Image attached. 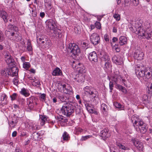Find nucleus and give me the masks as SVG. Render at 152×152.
Wrapping results in <instances>:
<instances>
[{
	"mask_svg": "<svg viewBox=\"0 0 152 152\" xmlns=\"http://www.w3.org/2000/svg\"><path fill=\"white\" fill-rule=\"evenodd\" d=\"M132 28L139 36L144 37L147 39L151 38L152 31L149 23H147L143 26L139 21H136L133 25Z\"/></svg>",
	"mask_w": 152,
	"mask_h": 152,
	"instance_id": "f257e3e1",
	"label": "nucleus"
},
{
	"mask_svg": "<svg viewBox=\"0 0 152 152\" xmlns=\"http://www.w3.org/2000/svg\"><path fill=\"white\" fill-rule=\"evenodd\" d=\"M135 73L139 79L142 78L145 81H148L152 76V68H145L144 66L137 65L135 69Z\"/></svg>",
	"mask_w": 152,
	"mask_h": 152,
	"instance_id": "f03ea898",
	"label": "nucleus"
},
{
	"mask_svg": "<svg viewBox=\"0 0 152 152\" xmlns=\"http://www.w3.org/2000/svg\"><path fill=\"white\" fill-rule=\"evenodd\" d=\"M132 121L133 126L136 131L144 134L147 130L146 124L141 121L136 115H133L132 118Z\"/></svg>",
	"mask_w": 152,
	"mask_h": 152,
	"instance_id": "7ed1b4c3",
	"label": "nucleus"
},
{
	"mask_svg": "<svg viewBox=\"0 0 152 152\" xmlns=\"http://www.w3.org/2000/svg\"><path fill=\"white\" fill-rule=\"evenodd\" d=\"M8 30L7 31L9 33V37L11 40L16 42L21 41L22 38L19 34L17 27L12 25H9Z\"/></svg>",
	"mask_w": 152,
	"mask_h": 152,
	"instance_id": "20e7f679",
	"label": "nucleus"
},
{
	"mask_svg": "<svg viewBox=\"0 0 152 152\" xmlns=\"http://www.w3.org/2000/svg\"><path fill=\"white\" fill-rule=\"evenodd\" d=\"M72 102L66 103L63 105L61 109L60 112L64 115L69 116L74 112L75 107Z\"/></svg>",
	"mask_w": 152,
	"mask_h": 152,
	"instance_id": "39448f33",
	"label": "nucleus"
},
{
	"mask_svg": "<svg viewBox=\"0 0 152 152\" xmlns=\"http://www.w3.org/2000/svg\"><path fill=\"white\" fill-rule=\"evenodd\" d=\"M77 72L78 74L76 75L74 79L78 83H82L84 81L85 76L86 75L85 67L83 65H82L81 67L78 69Z\"/></svg>",
	"mask_w": 152,
	"mask_h": 152,
	"instance_id": "423d86ee",
	"label": "nucleus"
},
{
	"mask_svg": "<svg viewBox=\"0 0 152 152\" xmlns=\"http://www.w3.org/2000/svg\"><path fill=\"white\" fill-rule=\"evenodd\" d=\"M102 62L104 64V68L105 70H110L112 69L111 63L109 56L106 53H104L101 57Z\"/></svg>",
	"mask_w": 152,
	"mask_h": 152,
	"instance_id": "0eeeda50",
	"label": "nucleus"
},
{
	"mask_svg": "<svg viewBox=\"0 0 152 152\" xmlns=\"http://www.w3.org/2000/svg\"><path fill=\"white\" fill-rule=\"evenodd\" d=\"M84 94L86 95H89L92 98L98 97V92L94 88L91 87L86 86L84 89Z\"/></svg>",
	"mask_w": 152,
	"mask_h": 152,
	"instance_id": "6e6552de",
	"label": "nucleus"
},
{
	"mask_svg": "<svg viewBox=\"0 0 152 152\" xmlns=\"http://www.w3.org/2000/svg\"><path fill=\"white\" fill-rule=\"evenodd\" d=\"M38 101L37 99L33 96L27 98V105H28V110H33L35 106L37 104Z\"/></svg>",
	"mask_w": 152,
	"mask_h": 152,
	"instance_id": "1a4fd4ad",
	"label": "nucleus"
},
{
	"mask_svg": "<svg viewBox=\"0 0 152 152\" xmlns=\"http://www.w3.org/2000/svg\"><path fill=\"white\" fill-rule=\"evenodd\" d=\"M67 50L74 56L77 55L80 51L78 46L74 43H70L69 44Z\"/></svg>",
	"mask_w": 152,
	"mask_h": 152,
	"instance_id": "9d476101",
	"label": "nucleus"
},
{
	"mask_svg": "<svg viewBox=\"0 0 152 152\" xmlns=\"http://www.w3.org/2000/svg\"><path fill=\"white\" fill-rule=\"evenodd\" d=\"M110 79L111 81L113 82L115 85L118 83H121L122 82L124 86H126V84L125 83V80L122 78L119 75H113L110 77Z\"/></svg>",
	"mask_w": 152,
	"mask_h": 152,
	"instance_id": "9b49d317",
	"label": "nucleus"
},
{
	"mask_svg": "<svg viewBox=\"0 0 152 152\" xmlns=\"http://www.w3.org/2000/svg\"><path fill=\"white\" fill-rule=\"evenodd\" d=\"M90 39L91 43L94 45H96L100 41L99 35L96 33H92L89 36Z\"/></svg>",
	"mask_w": 152,
	"mask_h": 152,
	"instance_id": "f8f14e48",
	"label": "nucleus"
},
{
	"mask_svg": "<svg viewBox=\"0 0 152 152\" xmlns=\"http://www.w3.org/2000/svg\"><path fill=\"white\" fill-rule=\"evenodd\" d=\"M37 42L39 44H46V45H45V48H49V46L50 42L49 41H48V39L46 36H40L39 37H37Z\"/></svg>",
	"mask_w": 152,
	"mask_h": 152,
	"instance_id": "ddd939ff",
	"label": "nucleus"
},
{
	"mask_svg": "<svg viewBox=\"0 0 152 152\" xmlns=\"http://www.w3.org/2000/svg\"><path fill=\"white\" fill-rule=\"evenodd\" d=\"M132 141L134 145L140 151H142L144 148L143 145L142 143L136 138H133Z\"/></svg>",
	"mask_w": 152,
	"mask_h": 152,
	"instance_id": "4468645a",
	"label": "nucleus"
},
{
	"mask_svg": "<svg viewBox=\"0 0 152 152\" xmlns=\"http://www.w3.org/2000/svg\"><path fill=\"white\" fill-rule=\"evenodd\" d=\"M46 24L48 28L53 31L56 28V25L55 20L50 19L46 21Z\"/></svg>",
	"mask_w": 152,
	"mask_h": 152,
	"instance_id": "2eb2a0df",
	"label": "nucleus"
},
{
	"mask_svg": "<svg viewBox=\"0 0 152 152\" xmlns=\"http://www.w3.org/2000/svg\"><path fill=\"white\" fill-rule=\"evenodd\" d=\"M144 54L142 51L137 50L134 53L133 57L135 59L141 60L143 59Z\"/></svg>",
	"mask_w": 152,
	"mask_h": 152,
	"instance_id": "dca6fc26",
	"label": "nucleus"
},
{
	"mask_svg": "<svg viewBox=\"0 0 152 152\" xmlns=\"http://www.w3.org/2000/svg\"><path fill=\"white\" fill-rule=\"evenodd\" d=\"M88 58L92 63H96L98 62V57L95 51H93L89 53Z\"/></svg>",
	"mask_w": 152,
	"mask_h": 152,
	"instance_id": "f3484780",
	"label": "nucleus"
},
{
	"mask_svg": "<svg viewBox=\"0 0 152 152\" xmlns=\"http://www.w3.org/2000/svg\"><path fill=\"white\" fill-rule=\"evenodd\" d=\"M112 60L114 63L117 65H121L123 63V59L120 56H114L112 58Z\"/></svg>",
	"mask_w": 152,
	"mask_h": 152,
	"instance_id": "a211bd4d",
	"label": "nucleus"
},
{
	"mask_svg": "<svg viewBox=\"0 0 152 152\" xmlns=\"http://www.w3.org/2000/svg\"><path fill=\"white\" fill-rule=\"evenodd\" d=\"M10 70L11 72V75H10L12 77L18 76V70L17 67L13 66L10 68Z\"/></svg>",
	"mask_w": 152,
	"mask_h": 152,
	"instance_id": "6ab92c4d",
	"label": "nucleus"
},
{
	"mask_svg": "<svg viewBox=\"0 0 152 152\" xmlns=\"http://www.w3.org/2000/svg\"><path fill=\"white\" fill-rule=\"evenodd\" d=\"M120 84L124 85L123 83L121 82V83H118L115 85V88L119 91H121L124 94L126 93H127V91L125 88L122 86L121 85H120Z\"/></svg>",
	"mask_w": 152,
	"mask_h": 152,
	"instance_id": "aec40b11",
	"label": "nucleus"
},
{
	"mask_svg": "<svg viewBox=\"0 0 152 152\" xmlns=\"http://www.w3.org/2000/svg\"><path fill=\"white\" fill-rule=\"evenodd\" d=\"M72 91L71 87L68 85H65L63 92L65 94L70 95L72 93Z\"/></svg>",
	"mask_w": 152,
	"mask_h": 152,
	"instance_id": "412c9836",
	"label": "nucleus"
},
{
	"mask_svg": "<svg viewBox=\"0 0 152 152\" xmlns=\"http://www.w3.org/2000/svg\"><path fill=\"white\" fill-rule=\"evenodd\" d=\"M5 61L8 64H12L14 61L12 57L9 54L5 55Z\"/></svg>",
	"mask_w": 152,
	"mask_h": 152,
	"instance_id": "4be33fe9",
	"label": "nucleus"
},
{
	"mask_svg": "<svg viewBox=\"0 0 152 152\" xmlns=\"http://www.w3.org/2000/svg\"><path fill=\"white\" fill-rule=\"evenodd\" d=\"M1 73L2 75L5 76H8L11 75V72L10 70V68H4L3 69L1 72Z\"/></svg>",
	"mask_w": 152,
	"mask_h": 152,
	"instance_id": "5701e85b",
	"label": "nucleus"
},
{
	"mask_svg": "<svg viewBox=\"0 0 152 152\" xmlns=\"http://www.w3.org/2000/svg\"><path fill=\"white\" fill-rule=\"evenodd\" d=\"M116 144L118 148L119 149L120 151L121 150H123L122 151H125L129 149V148L127 146L124 145L122 143L117 142Z\"/></svg>",
	"mask_w": 152,
	"mask_h": 152,
	"instance_id": "b1692460",
	"label": "nucleus"
},
{
	"mask_svg": "<svg viewBox=\"0 0 152 152\" xmlns=\"http://www.w3.org/2000/svg\"><path fill=\"white\" fill-rule=\"evenodd\" d=\"M0 17L3 19L5 22H8V15L5 11L2 10L1 11Z\"/></svg>",
	"mask_w": 152,
	"mask_h": 152,
	"instance_id": "393cba45",
	"label": "nucleus"
},
{
	"mask_svg": "<svg viewBox=\"0 0 152 152\" xmlns=\"http://www.w3.org/2000/svg\"><path fill=\"white\" fill-rule=\"evenodd\" d=\"M108 130L107 129H105L102 130L100 132V136L104 139L107 138L109 137V135L108 134Z\"/></svg>",
	"mask_w": 152,
	"mask_h": 152,
	"instance_id": "a878e982",
	"label": "nucleus"
},
{
	"mask_svg": "<svg viewBox=\"0 0 152 152\" xmlns=\"http://www.w3.org/2000/svg\"><path fill=\"white\" fill-rule=\"evenodd\" d=\"M38 125L37 123L33 122L29 124V129L33 131L37 130L38 129Z\"/></svg>",
	"mask_w": 152,
	"mask_h": 152,
	"instance_id": "bb28decb",
	"label": "nucleus"
},
{
	"mask_svg": "<svg viewBox=\"0 0 152 152\" xmlns=\"http://www.w3.org/2000/svg\"><path fill=\"white\" fill-rule=\"evenodd\" d=\"M119 43L120 45L123 46L127 44V39L124 36H121L119 38Z\"/></svg>",
	"mask_w": 152,
	"mask_h": 152,
	"instance_id": "cd10ccee",
	"label": "nucleus"
},
{
	"mask_svg": "<svg viewBox=\"0 0 152 152\" xmlns=\"http://www.w3.org/2000/svg\"><path fill=\"white\" fill-rule=\"evenodd\" d=\"M52 75L53 76L61 75H62V72L59 68L56 67L53 71Z\"/></svg>",
	"mask_w": 152,
	"mask_h": 152,
	"instance_id": "c85d7f7f",
	"label": "nucleus"
},
{
	"mask_svg": "<svg viewBox=\"0 0 152 152\" xmlns=\"http://www.w3.org/2000/svg\"><path fill=\"white\" fill-rule=\"evenodd\" d=\"M46 6L47 12L48 14L53 15L54 13V10H51L52 6L50 4H48Z\"/></svg>",
	"mask_w": 152,
	"mask_h": 152,
	"instance_id": "c756f323",
	"label": "nucleus"
},
{
	"mask_svg": "<svg viewBox=\"0 0 152 152\" xmlns=\"http://www.w3.org/2000/svg\"><path fill=\"white\" fill-rule=\"evenodd\" d=\"M82 65H83L82 64H80L77 61H73L72 66L73 68L76 69L77 71L78 69L79 68H80Z\"/></svg>",
	"mask_w": 152,
	"mask_h": 152,
	"instance_id": "7c9ffc66",
	"label": "nucleus"
},
{
	"mask_svg": "<svg viewBox=\"0 0 152 152\" xmlns=\"http://www.w3.org/2000/svg\"><path fill=\"white\" fill-rule=\"evenodd\" d=\"M40 124L42 126H44L45 122L47 121V117L45 115H41L40 116Z\"/></svg>",
	"mask_w": 152,
	"mask_h": 152,
	"instance_id": "2f4dec72",
	"label": "nucleus"
},
{
	"mask_svg": "<svg viewBox=\"0 0 152 152\" xmlns=\"http://www.w3.org/2000/svg\"><path fill=\"white\" fill-rule=\"evenodd\" d=\"M54 33L56 34V36L59 38L62 37V35L61 34V31L57 28L53 31Z\"/></svg>",
	"mask_w": 152,
	"mask_h": 152,
	"instance_id": "473e14b6",
	"label": "nucleus"
},
{
	"mask_svg": "<svg viewBox=\"0 0 152 152\" xmlns=\"http://www.w3.org/2000/svg\"><path fill=\"white\" fill-rule=\"evenodd\" d=\"M63 140H64L67 141L70 139V137L69 136L68 134L65 132L62 135Z\"/></svg>",
	"mask_w": 152,
	"mask_h": 152,
	"instance_id": "72a5a7b5",
	"label": "nucleus"
},
{
	"mask_svg": "<svg viewBox=\"0 0 152 152\" xmlns=\"http://www.w3.org/2000/svg\"><path fill=\"white\" fill-rule=\"evenodd\" d=\"M20 93L26 96L28 95V93L27 90L24 88L21 89V91H20Z\"/></svg>",
	"mask_w": 152,
	"mask_h": 152,
	"instance_id": "f704fd0d",
	"label": "nucleus"
},
{
	"mask_svg": "<svg viewBox=\"0 0 152 152\" xmlns=\"http://www.w3.org/2000/svg\"><path fill=\"white\" fill-rule=\"evenodd\" d=\"M27 49L28 51H32V47L31 44V42L30 40H28L27 43Z\"/></svg>",
	"mask_w": 152,
	"mask_h": 152,
	"instance_id": "c9c22d12",
	"label": "nucleus"
},
{
	"mask_svg": "<svg viewBox=\"0 0 152 152\" xmlns=\"http://www.w3.org/2000/svg\"><path fill=\"white\" fill-rule=\"evenodd\" d=\"M32 84L34 86L37 87H39L40 85V81L38 79L34 80L32 82Z\"/></svg>",
	"mask_w": 152,
	"mask_h": 152,
	"instance_id": "e433bc0d",
	"label": "nucleus"
},
{
	"mask_svg": "<svg viewBox=\"0 0 152 152\" xmlns=\"http://www.w3.org/2000/svg\"><path fill=\"white\" fill-rule=\"evenodd\" d=\"M101 109L103 110V112H106L108 110L107 107L105 104L102 103L101 105Z\"/></svg>",
	"mask_w": 152,
	"mask_h": 152,
	"instance_id": "4c0bfd02",
	"label": "nucleus"
},
{
	"mask_svg": "<svg viewBox=\"0 0 152 152\" xmlns=\"http://www.w3.org/2000/svg\"><path fill=\"white\" fill-rule=\"evenodd\" d=\"M65 84H59L58 85V89L60 92H63Z\"/></svg>",
	"mask_w": 152,
	"mask_h": 152,
	"instance_id": "58836bf2",
	"label": "nucleus"
},
{
	"mask_svg": "<svg viewBox=\"0 0 152 152\" xmlns=\"http://www.w3.org/2000/svg\"><path fill=\"white\" fill-rule=\"evenodd\" d=\"M18 122V120L16 118L14 117L10 122V124L12 125V127H14Z\"/></svg>",
	"mask_w": 152,
	"mask_h": 152,
	"instance_id": "ea45409f",
	"label": "nucleus"
},
{
	"mask_svg": "<svg viewBox=\"0 0 152 152\" xmlns=\"http://www.w3.org/2000/svg\"><path fill=\"white\" fill-rule=\"evenodd\" d=\"M115 106L117 108L119 109L120 110H124V107L123 105H121L120 103H117L115 104Z\"/></svg>",
	"mask_w": 152,
	"mask_h": 152,
	"instance_id": "a19ab883",
	"label": "nucleus"
},
{
	"mask_svg": "<svg viewBox=\"0 0 152 152\" xmlns=\"http://www.w3.org/2000/svg\"><path fill=\"white\" fill-rule=\"evenodd\" d=\"M30 67V64L29 62H25L23 63V67L25 69H27Z\"/></svg>",
	"mask_w": 152,
	"mask_h": 152,
	"instance_id": "79ce46f5",
	"label": "nucleus"
},
{
	"mask_svg": "<svg viewBox=\"0 0 152 152\" xmlns=\"http://www.w3.org/2000/svg\"><path fill=\"white\" fill-rule=\"evenodd\" d=\"M148 97L146 95H144L142 97V100L143 103H145L146 102L148 101Z\"/></svg>",
	"mask_w": 152,
	"mask_h": 152,
	"instance_id": "37998d69",
	"label": "nucleus"
},
{
	"mask_svg": "<svg viewBox=\"0 0 152 152\" xmlns=\"http://www.w3.org/2000/svg\"><path fill=\"white\" fill-rule=\"evenodd\" d=\"M92 137V136L91 135H88L85 136H83L82 137L81 140L82 141H85L88 139Z\"/></svg>",
	"mask_w": 152,
	"mask_h": 152,
	"instance_id": "c03bdc74",
	"label": "nucleus"
},
{
	"mask_svg": "<svg viewBox=\"0 0 152 152\" xmlns=\"http://www.w3.org/2000/svg\"><path fill=\"white\" fill-rule=\"evenodd\" d=\"M113 17L116 21H119L121 19L120 15L119 14L116 13L114 14L113 15Z\"/></svg>",
	"mask_w": 152,
	"mask_h": 152,
	"instance_id": "a18cd8bd",
	"label": "nucleus"
},
{
	"mask_svg": "<svg viewBox=\"0 0 152 152\" xmlns=\"http://www.w3.org/2000/svg\"><path fill=\"white\" fill-rule=\"evenodd\" d=\"M83 131V129L77 127H76L75 129V131L76 132V134H78L80 133L81 132Z\"/></svg>",
	"mask_w": 152,
	"mask_h": 152,
	"instance_id": "49530a36",
	"label": "nucleus"
},
{
	"mask_svg": "<svg viewBox=\"0 0 152 152\" xmlns=\"http://www.w3.org/2000/svg\"><path fill=\"white\" fill-rule=\"evenodd\" d=\"M15 77L13 79V83L16 86H17L18 85V76H15Z\"/></svg>",
	"mask_w": 152,
	"mask_h": 152,
	"instance_id": "de8ad7c7",
	"label": "nucleus"
},
{
	"mask_svg": "<svg viewBox=\"0 0 152 152\" xmlns=\"http://www.w3.org/2000/svg\"><path fill=\"white\" fill-rule=\"evenodd\" d=\"M95 26L98 29H100L101 28V24L100 22H96L95 24Z\"/></svg>",
	"mask_w": 152,
	"mask_h": 152,
	"instance_id": "09e8293b",
	"label": "nucleus"
},
{
	"mask_svg": "<svg viewBox=\"0 0 152 152\" xmlns=\"http://www.w3.org/2000/svg\"><path fill=\"white\" fill-rule=\"evenodd\" d=\"M17 94L15 93H14L12 95L10 96V97L11 98L12 101L15 100L17 96Z\"/></svg>",
	"mask_w": 152,
	"mask_h": 152,
	"instance_id": "8fccbe9b",
	"label": "nucleus"
},
{
	"mask_svg": "<svg viewBox=\"0 0 152 152\" xmlns=\"http://www.w3.org/2000/svg\"><path fill=\"white\" fill-rule=\"evenodd\" d=\"M5 39V37L2 32L0 31V42L3 41Z\"/></svg>",
	"mask_w": 152,
	"mask_h": 152,
	"instance_id": "3c124183",
	"label": "nucleus"
},
{
	"mask_svg": "<svg viewBox=\"0 0 152 152\" xmlns=\"http://www.w3.org/2000/svg\"><path fill=\"white\" fill-rule=\"evenodd\" d=\"M2 98L1 99V102L4 101H6L7 99V96L5 94H2Z\"/></svg>",
	"mask_w": 152,
	"mask_h": 152,
	"instance_id": "603ef678",
	"label": "nucleus"
},
{
	"mask_svg": "<svg viewBox=\"0 0 152 152\" xmlns=\"http://www.w3.org/2000/svg\"><path fill=\"white\" fill-rule=\"evenodd\" d=\"M113 81H110L109 83V88L110 90V92H112V90H113Z\"/></svg>",
	"mask_w": 152,
	"mask_h": 152,
	"instance_id": "864d4df0",
	"label": "nucleus"
},
{
	"mask_svg": "<svg viewBox=\"0 0 152 152\" xmlns=\"http://www.w3.org/2000/svg\"><path fill=\"white\" fill-rule=\"evenodd\" d=\"M58 98L62 102H64L66 100L64 96L62 95H59L58 96Z\"/></svg>",
	"mask_w": 152,
	"mask_h": 152,
	"instance_id": "5fc2aeb1",
	"label": "nucleus"
},
{
	"mask_svg": "<svg viewBox=\"0 0 152 152\" xmlns=\"http://www.w3.org/2000/svg\"><path fill=\"white\" fill-rule=\"evenodd\" d=\"M104 39L105 41L107 42H109V39L108 35L107 34H105L104 35Z\"/></svg>",
	"mask_w": 152,
	"mask_h": 152,
	"instance_id": "6e6d98bb",
	"label": "nucleus"
},
{
	"mask_svg": "<svg viewBox=\"0 0 152 152\" xmlns=\"http://www.w3.org/2000/svg\"><path fill=\"white\" fill-rule=\"evenodd\" d=\"M33 136H34V138L36 139V137L38 138L39 137V134L38 133H37L36 132H34L33 134Z\"/></svg>",
	"mask_w": 152,
	"mask_h": 152,
	"instance_id": "4d7b16f0",
	"label": "nucleus"
},
{
	"mask_svg": "<svg viewBox=\"0 0 152 152\" xmlns=\"http://www.w3.org/2000/svg\"><path fill=\"white\" fill-rule=\"evenodd\" d=\"M85 105L87 109H89V108H91V105L87 103H86L85 104Z\"/></svg>",
	"mask_w": 152,
	"mask_h": 152,
	"instance_id": "13d9d810",
	"label": "nucleus"
},
{
	"mask_svg": "<svg viewBox=\"0 0 152 152\" xmlns=\"http://www.w3.org/2000/svg\"><path fill=\"white\" fill-rule=\"evenodd\" d=\"M132 1L134 6H137L138 4V0H132Z\"/></svg>",
	"mask_w": 152,
	"mask_h": 152,
	"instance_id": "bf43d9fd",
	"label": "nucleus"
},
{
	"mask_svg": "<svg viewBox=\"0 0 152 152\" xmlns=\"http://www.w3.org/2000/svg\"><path fill=\"white\" fill-rule=\"evenodd\" d=\"M147 87L148 88V90L147 92L149 94L150 92L149 89L152 90V83L151 84L150 86L149 87L148 86Z\"/></svg>",
	"mask_w": 152,
	"mask_h": 152,
	"instance_id": "052dcab7",
	"label": "nucleus"
},
{
	"mask_svg": "<svg viewBox=\"0 0 152 152\" xmlns=\"http://www.w3.org/2000/svg\"><path fill=\"white\" fill-rule=\"evenodd\" d=\"M45 94H41L40 96V97L41 99H42L43 100H45Z\"/></svg>",
	"mask_w": 152,
	"mask_h": 152,
	"instance_id": "680f3d73",
	"label": "nucleus"
},
{
	"mask_svg": "<svg viewBox=\"0 0 152 152\" xmlns=\"http://www.w3.org/2000/svg\"><path fill=\"white\" fill-rule=\"evenodd\" d=\"M104 15H98L97 16V19L98 21H100L102 18L103 17Z\"/></svg>",
	"mask_w": 152,
	"mask_h": 152,
	"instance_id": "e2e57ef3",
	"label": "nucleus"
},
{
	"mask_svg": "<svg viewBox=\"0 0 152 152\" xmlns=\"http://www.w3.org/2000/svg\"><path fill=\"white\" fill-rule=\"evenodd\" d=\"M45 15V14L44 12H41L40 13V16L42 18L44 17Z\"/></svg>",
	"mask_w": 152,
	"mask_h": 152,
	"instance_id": "0e129e2a",
	"label": "nucleus"
},
{
	"mask_svg": "<svg viewBox=\"0 0 152 152\" xmlns=\"http://www.w3.org/2000/svg\"><path fill=\"white\" fill-rule=\"evenodd\" d=\"M118 40L117 38L116 37H113L112 39V42L114 43L116 42Z\"/></svg>",
	"mask_w": 152,
	"mask_h": 152,
	"instance_id": "69168bd1",
	"label": "nucleus"
},
{
	"mask_svg": "<svg viewBox=\"0 0 152 152\" xmlns=\"http://www.w3.org/2000/svg\"><path fill=\"white\" fill-rule=\"evenodd\" d=\"M88 45V44L85 42H83V43H82V47L83 48H84L85 47L87 46Z\"/></svg>",
	"mask_w": 152,
	"mask_h": 152,
	"instance_id": "338daca9",
	"label": "nucleus"
},
{
	"mask_svg": "<svg viewBox=\"0 0 152 152\" xmlns=\"http://www.w3.org/2000/svg\"><path fill=\"white\" fill-rule=\"evenodd\" d=\"M15 152H22L20 149L18 147H17L15 149Z\"/></svg>",
	"mask_w": 152,
	"mask_h": 152,
	"instance_id": "774afa93",
	"label": "nucleus"
}]
</instances>
